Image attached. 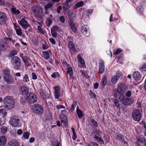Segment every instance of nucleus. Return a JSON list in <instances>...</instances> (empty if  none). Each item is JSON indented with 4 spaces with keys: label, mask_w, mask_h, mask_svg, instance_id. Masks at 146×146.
<instances>
[{
    "label": "nucleus",
    "mask_w": 146,
    "mask_h": 146,
    "mask_svg": "<svg viewBox=\"0 0 146 146\" xmlns=\"http://www.w3.org/2000/svg\"><path fill=\"white\" fill-rule=\"evenodd\" d=\"M140 70L142 71H146V64H144L142 65V66L141 67Z\"/></svg>",
    "instance_id": "obj_50"
},
{
    "label": "nucleus",
    "mask_w": 146,
    "mask_h": 146,
    "mask_svg": "<svg viewBox=\"0 0 146 146\" xmlns=\"http://www.w3.org/2000/svg\"><path fill=\"white\" fill-rule=\"evenodd\" d=\"M81 31L86 36H89V29L87 25H85L82 27Z\"/></svg>",
    "instance_id": "obj_11"
},
{
    "label": "nucleus",
    "mask_w": 146,
    "mask_h": 146,
    "mask_svg": "<svg viewBox=\"0 0 146 146\" xmlns=\"http://www.w3.org/2000/svg\"><path fill=\"white\" fill-rule=\"evenodd\" d=\"M7 17L5 13L0 11V24L4 25L7 21Z\"/></svg>",
    "instance_id": "obj_9"
},
{
    "label": "nucleus",
    "mask_w": 146,
    "mask_h": 146,
    "mask_svg": "<svg viewBox=\"0 0 146 146\" xmlns=\"http://www.w3.org/2000/svg\"><path fill=\"white\" fill-rule=\"evenodd\" d=\"M32 109L35 113L38 115L41 114L43 112L42 107L41 106L38 104H35L33 105Z\"/></svg>",
    "instance_id": "obj_4"
},
{
    "label": "nucleus",
    "mask_w": 146,
    "mask_h": 146,
    "mask_svg": "<svg viewBox=\"0 0 146 146\" xmlns=\"http://www.w3.org/2000/svg\"><path fill=\"white\" fill-rule=\"evenodd\" d=\"M17 34L19 36H21L22 34V32L20 29H15Z\"/></svg>",
    "instance_id": "obj_46"
},
{
    "label": "nucleus",
    "mask_w": 146,
    "mask_h": 146,
    "mask_svg": "<svg viewBox=\"0 0 146 146\" xmlns=\"http://www.w3.org/2000/svg\"><path fill=\"white\" fill-rule=\"evenodd\" d=\"M93 126L95 127H96L98 126V123L97 122L95 121L94 119H92L91 121Z\"/></svg>",
    "instance_id": "obj_51"
},
{
    "label": "nucleus",
    "mask_w": 146,
    "mask_h": 146,
    "mask_svg": "<svg viewBox=\"0 0 146 146\" xmlns=\"http://www.w3.org/2000/svg\"><path fill=\"white\" fill-rule=\"evenodd\" d=\"M104 140L107 142H108L110 141L109 138L107 136H105L104 137Z\"/></svg>",
    "instance_id": "obj_56"
},
{
    "label": "nucleus",
    "mask_w": 146,
    "mask_h": 146,
    "mask_svg": "<svg viewBox=\"0 0 146 146\" xmlns=\"http://www.w3.org/2000/svg\"><path fill=\"white\" fill-rule=\"evenodd\" d=\"M58 27L54 26L51 29V33L52 36L54 37H56L57 36L56 31V29H57Z\"/></svg>",
    "instance_id": "obj_21"
},
{
    "label": "nucleus",
    "mask_w": 146,
    "mask_h": 146,
    "mask_svg": "<svg viewBox=\"0 0 146 146\" xmlns=\"http://www.w3.org/2000/svg\"><path fill=\"white\" fill-rule=\"evenodd\" d=\"M7 131V129L5 126H3L1 128V131L3 134L5 133Z\"/></svg>",
    "instance_id": "obj_47"
},
{
    "label": "nucleus",
    "mask_w": 146,
    "mask_h": 146,
    "mask_svg": "<svg viewBox=\"0 0 146 146\" xmlns=\"http://www.w3.org/2000/svg\"><path fill=\"white\" fill-rule=\"evenodd\" d=\"M56 107L58 109H60L61 108H65V107L62 105H58L56 106Z\"/></svg>",
    "instance_id": "obj_54"
},
{
    "label": "nucleus",
    "mask_w": 146,
    "mask_h": 146,
    "mask_svg": "<svg viewBox=\"0 0 146 146\" xmlns=\"http://www.w3.org/2000/svg\"><path fill=\"white\" fill-rule=\"evenodd\" d=\"M132 116L134 120L139 121L141 119V115L140 111L136 110H134L132 112Z\"/></svg>",
    "instance_id": "obj_8"
},
{
    "label": "nucleus",
    "mask_w": 146,
    "mask_h": 146,
    "mask_svg": "<svg viewBox=\"0 0 146 146\" xmlns=\"http://www.w3.org/2000/svg\"><path fill=\"white\" fill-rule=\"evenodd\" d=\"M66 73L67 74H69L70 76H71L73 74L72 70V68L70 67H68L67 69Z\"/></svg>",
    "instance_id": "obj_34"
},
{
    "label": "nucleus",
    "mask_w": 146,
    "mask_h": 146,
    "mask_svg": "<svg viewBox=\"0 0 146 146\" xmlns=\"http://www.w3.org/2000/svg\"><path fill=\"white\" fill-rule=\"evenodd\" d=\"M58 75V72H54L51 75V76L52 77L54 78H56L57 76Z\"/></svg>",
    "instance_id": "obj_53"
},
{
    "label": "nucleus",
    "mask_w": 146,
    "mask_h": 146,
    "mask_svg": "<svg viewBox=\"0 0 146 146\" xmlns=\"http://www.w3.org/2000/svg\"><path fill=\"white\" fill-rule=\"evenodd\" d=\"M11 62L16 70L18 69L21 66V59L17 56H14L12 58Z\"/></svg>",
    "instance_id": "obj_3"
},
{
    "label": "nucleus",
    "mask_w": 146,
    "mask_h": 146,
    "mask_svg": "<svg viewBox=\"0 0 146 146\" xmlns=\"http://www.w3.org/2000/svg\"><path fill=\"white\" fill-rule=\"evenodd\" d=\"M113 102L115 106L117 107H119V103L118 101L116 99H114L113 100Z\"/></svg>",
    "instance_id": "obj_52"
},
{
    "label": "nucleus",
    "mask_w": 146,
    "mask_h": 146,
    "mask_svg": "<svg viewBox=\"0 0 146 146\" xmlns=\"http://www.w3.org/2000/svg\"><path fill=\"white\" fill-rule=\"evenodd\" d=\"M3 73L4 75V78L10 75V70L8 68H6L4 69L3 71Z\"/></svg>",
    "instance_id": "obj_22"
},
{
    "label": "nucleus",
    "mask_w": 146,
    "mask_h": 146,
    "mask_svg": "<svg viewBox=\"0 0 146 146\" xmlns=\"http://www.w3.org/2000/svg\"><path fill=\"white\" fill-rule=\"evenodd\" d=\"M54 89L55 90L54 93L55 94H58V93H59L60 89L58 86L55 87H54Z\"/></svg>",
    "instance_id": "obj_48"
},
{
    "label": "nucleus",
    "mask_w": 146,
    "mask_h": 146,
    "mask_svg": "<svg viewBox=\"0 0 146 146\" xmlns=\"http://www.w3.org/2000/svg\"><path fill=\"white\" fill-rule=\"evenodd\" d=\"M22 81L24 82H27L29 81V77L27 74H25L23 78V80Z\"/></svg>",
    "instance_id": "obj_35"
},
{
    "label": "nucleus",
    "mask_w": 146,
    "mask_h": 146,
    "mask_svg": "<svg viewBox=\"0 0 146 146\" xmlns=\"http://www.w3.org/2000/svg\"><path fill=\"white\" fill-rule=\"evenodd\" d=\"M133 77L136 81H138L141 79V76L139 72L136 71L134 72Z\"/></svg>",
    "instance_id": "obj_17"
},
{
    "label": "nucleus",
    "mask_w": 146,
    "mask_h": 146,
    "mask_svg": "<svg viewBox=\"0 0 146 146\" xmlns=\"http://www.w3.org/2000/svg\"><path fill=\"white\" fill-rule=\"evenodd\" d=\"M104 62L101 60L99 62V72L102 74L104 72L105 70V66H104Z\"/></svg>",
    "instance_id": "obj_12"
},
{
    "label": "nucleus",
    "mask_w": 146,
    "mask_h": 146,
    "mask_svg": "<svg viewBox=\"0 0 146 146\" xmlns=\"http://www.w3.org/2000/svg\"><path fill=\"white\" fill-rule=\"evenodd\" d=\"M52 23L51 19H50V17H48L47 18L46 21V23L47 25L49 26H50Z\"/></svg>",
    "instance_id": "obj_38"
},
{
    "label": "nucleus",
    "mask_w": 146,
    "mask_h": 146,
    "mask_svg": "<svg viewBox=\"0 0 146 146\" xmlns=\"http://www.w3.org/2000/svg\"><path fill=\"white\" fill-rule=\"evenodd\" d=\"M60 20L62 23H64L65 21L64 18L63 16H61L60 17Z\"/></svg>",
    "instance_id": "obj_63"
},
{
    "label": "nucleus",
    "mask_w": 146,
    "mask_h": 146,
    "mask_svg": "<svg viewBox=\"0 0 146 146\" xmlns=\"http://www.w3.org/2000/svg\"><path fill=\"white\" fill-rule=\"evenodd\" d=\"M3 103L6 108L9 109L13 108L14 101L13 98L11 96H7L3 99Z\"/></svg>",
    "instance_id": "obj_1"
},
{
    "label": "nucleus",
    "mask_w": 146,
    "mask_h": 146,
    "mask_svg": "<svg viewBox=\"0 0 146 146\" xmlns=\"http://www.w3.org/2000/svg\"><path fill=\"white\" fill-rule=\"evenodd\" d=\"M4 79L5 82L8 84L13 83L14 81L13 78L12 77L11 75H9L4 78Z\"/></svg>",
    "instance_id": "obj_15"
},
{
    "label": "nucleus",
    "mask_w": 146,
    "mask_h": 146,
    "mask_svg": "<svg viewBox=\"0 0 146 146\" xmlns=\"http://www.w3.org/2000/svg\"><path fill=\"white\" fill-rule=\"evenodd\" d=\"M32 10L35 16L40 19H42L44 16L43 9L41 7H36V9L32 7Z\"/></svg>",
    "instance_id": "obj_2"
},
{
    "label": "nucleus",
    "mask_w": 146,
    "mask_h": 146,
    "mask_svg": "<svg viewBox=\"0 0 146 146\" xmlns=\"http://www.w3.org/2000/svg\"><path fill=\"white\" fill-rule=\"evenodd\" d=\"M77 102L76 101H75L73 103L72 105V106L70 108V110L72 111H73L75 107H76V105H77Z\"/></svg>",
    "instance_id": "obj_43"
},
{
    "label": "nucleus",
    "mask_w": 146,
    "mask_h": 146,
    "mask_svg": "<svg viewBox=\"0 0 146 146\" xmlns=\"http://www.w3.org/2000/svg\"><path fill=\"white\" fill-rule=\"evenodd\" d=\"M20 90L21 93L24 95H25L28 93V92L29 91V89L25 86H21Z\"/></svg>",
    "instance_id": "obj_16"
},
{
    "label": "nucleus",
    "mask_w": 146,
    "mask_h": 146,
    "mask_svg": "<svg viewBox=\"0 0 146 146\" xmlns=\"http://www.w3.org/2000/svg\"><path fill=\"white\" fill-rule=\"evenodd\" d=\"M44 56L46 59H48L49 57V55L48 52L47 51H45L43 53Z\"/></svg>",
    "instance_id": "obj_41"
},
{
    "label": "nucleus",
    "mask_w": 146,
    "mask_h": 146,
    "mask_svg": "<svg viewBox=\"0 0 146 146\" xmlns=\"http://www.w3.org/2000/svg\"><path fill=\"white\" fill-rule=\"evenodd\" d=\"M9 123L12 126L14 127H17L19 124V119L17 117L14 116L11 118Z\"/></svg>",
    "instance_id": "obj_5"
},
{
    "label": "nucleus",
    "mask_w": 146,
    "mask_h": 146,
    "mask_svg": "<svg viewBox=\"0 0 146 146\" xmlns=\"http://www.w3.org/2000/svg\"><path fill=\"white\" fill-rule=\"evenodd\" d=\"M48 47V45L46 44H44L43 45V49L44 50L47 49Z\"/></svg>",
    "instance_id": "obj_62"
},
{
    "label": "nucleus",
    "mask_w": 146,
    "mask_h": 146,
    "mask_svg": "<svg viewBox=\"0 0 146 146\" xmlns=\"http://www.w3.org/2000/svg\"><path fill=\"white\" fill-rule=\"evenodd\" d=\"M122 51L120 49H117L116 51L114 52V54L115 55H117L120 53Z\"/></svg>",
    "instance_id": "obj_57"
},
{
    "label": "nucleus",
    "mask_w": 146,
    "mask_h": 146,
    "mask_svg": "<svg viewBox=\"0 0 146 146\" xmlns=\"http://www.w3.org/2000/svg\"><path fill=\"white\" fill-rule=\"evenodd\" d=\"M12 13L15 15H18L20 13L18 9H16L15 8H12L11 9Z\"/></svg>",
    "instance_id": "obj_32"
},
{
    "label": "nucleus",
    "mask_w": 146,
    "mask_h": 146,
    "mask_svg": "<svg viewBox=\"0 0 146 146\" xmlns=\"http://www.w3.org/2000/svg\"><path fill=\"white\" fill-rule=\"evenodd\" d=\"M90 95L91 96V97L93 98H95L96 97V96L95 95V94L93 93L92 91H90Z\"/></svg>",
    "instance_id": "obj_58"
},
{
    "label": "nucleus",
    "mask_w": 146,
    "mask_h": 146,
    "mask_svg": "<svg viewBox=\"0 0 146 146\" xmlns=\"http://www.w3.org/2000/svg\"><path fill=\"white\" fill-rule=\"evenodd\" d=\"M69 24L73 31L74 32H76L77 31V29L75 26L73 22H71L69 23Z\"/></svg>",
    "instance_id": "obj_29"
},
{
    "label": "nucleus",
    "mask_w": 146,
    "mask_h": 146,
    "mask_svg": "<svg viewBox=\"0 0 146 146\" xmlns=\"http://www.w3.org/2000/svg\"><path fill=\"white\" fill-rule=\"evenodd\" d=\"M88 146H99L98 144L96 142H91L87 144Z\"/></svg>",
    "instance_id": "obj_40"
},
{
    "label": "nucleus",
    "mask_w": 146,
    "mask_h": 146,
    "mask_svg": "<svg viewBox=\"0 0 146 146\" xmlns=\"http://www.w3.org/2000/svg\"><path fill=\"white\" fill-rule=\"evenodd\" d=\"M8 47V45H0V50L1 51H5Z\"/></svg>",
    "instance_id": "obj_36"
},
{
    "label": "nucleus",
    "mask_w": 146,
    "mask_h": 146,
    "mask_svg": "<svg viewBox=\"0 0 146 146\" xmlns=\"http://www.w3.org/2000/svg\"><path fill=\"white\" fill-rule=\"evenodd\" d=\"M50 42L53 44H55V40L53 38H50L49 39Z\"/></svg>",
    "instance_id": "obj_61"
},
{
    "label": "nucleus",
    "mask_w": 146,
    "mask_h": 146,
    "mask_svg": "<svg viewBox=\"0 0 146 146\" xmlns=\"http://www.w3.org/2000/svg\"><path fill=\"white\" fill-rule=\"evenodd\" d=\"M131 92L130 90H128L127 92L126 95L128 97H129L131 96Z\"/></svg>",
    "instance_id": "obj_59"
},
{
    "label": "nucleus",
    "mask_w": 146,
    "mask_h": 146,
    "mask_svg": "<svg viewBox=\"0 0 146 146\" xmlns=\"http://www.w3.org/2000/svg\"><path fill=\"white\" fill-rule=\"evenodd\" d=\"M29 135V133L28 132H26L23 133V137L25 139H28Z\"/></svg>",
    "instance_id": "obj_44"
},
{
    "label": "nucleus",
    "mask_w": 146,
    "mask_h": 146,
    "mask_svg": "<svg viewBox=\"0 0 146 146\" xmlns=\"http://www.w3.org/2000/svg\"><path fill=\"white\" fill-rule=\"evenodd\" d=\"M28 103H34L36 102L37 100V98L35 94L32 92L28 93L27 94Z\"/></svg>",
    "instance_id": "obj_6"
},
{
    "label": "nucleus",
    "mask_w": 146,
    "mask_h": 146,
    "mask_svg": "<svg viewBox=\"0 0 146 146\" xmlns=\"http://www.w3.org/2000/svg\"><path fill=\"white\" fill-rule=\"evenodd\" d=\"M121 74L120 72L119 71H117L115 75L112 77L111 79L112 82L113 83L115 84L119 78Z\"/></svg>",
    "instance_id": "obj_13"
},
{
    "label": "nucleus",
    "mask_w": 146,
    "mask_h": 146,
    "mask_svg": "<svg viewBox=\"0 0 146 146\" xmlns=\"http://www.w3.org/2000/svg\"><path fill=\"white\" fill-rule=\"evenodd\" d=\"M60 118H61V123L64 122L65 123V125L67 124V117L66 115L63 114L62 115L60 116Z\"/></svg>",
    "instance_id": "obj_25"
},
{
    "label": "nucleus",
    "mask_w": 146,
    "mask_h": 146,
    "mask_svg": "<svg viewBox=\"0 0 146 146\" xmlns=\"http://www.w3.org/2000/svg\"><path fill=\"white\" fill-rule=\"evenodd\" d=\"M8 39L7 38H6L0 40V45H7Z\"/></svg>",
    "instance_id": "obj_23"
},
{
    "label": "nucleus",
    "mask_w": 146,
    "mask_h": 146,
    "mask_svg": "<svg viewBox=\"0 0 146 146\" xmlns=\"http://www.w3.org/2000/svg\"><path fill=\"white\" fill-rule=\"evenodd\" d=\"M18 22L24 29H26L28 27H30V25L24 19H22L20 21H18Z\"/></svg>",
    "instance_id": "obj_10"
},
{
    "label": "nucleus",
    "mask_w": 146,
    "mask_h": 146,
    "mask_svg": "<svg viewBox=\"0 0 146 146\" xmlns=\"http://www.w3.org/2000/svg\"><path fill=\"white\" fill-rule=\"evenodd\" d=\"M6 143V139L4 136L0 137V146L3 145Z\"/></svg>",
    "instance_id": "obj_20"
},
{
    "label": "nucleus",
    "mask_w": 146,
    "mask_h": 146,
    "mask_svg": "<svg viewBox=\"0 0 146 146\" xmlns=\"http://www.w3.org/2000/svg\"><path fill=\"white\" fill-rule=\"evenodd\" d=\"M136 138L137 141L141 143H143L145 141V139L144 137L141 136H137L136 137Z\"/></svg>",
    "instance_id": "obj_26"
},
{
    "label": "nucleus",
    "mask_w": 146,
    "mask_h": 146,
    "mask_svg": "<svg viewBox=\"0 0 146 146\" xmlns=\"http://www.w3.org/2000/svg\"><path fill=\"white\" fill-rule=\"evenodd\" d=\"M121 100L122 103L125 105H129L131 102L129 98L125 97H124L123 96Z\"/></svg>",
    "instance_id": "obj_14"
},
{
    "label": "nucleus",
    "mask_w": 146,
    "mask_h": 146,
    "mask_svg": "<svg viewBox=\"0 0 146 146\" xmlns=\"http://www.w3.org/2000/svg\"><path fill=\"white\" fill-rule=\"evenodd\" d=\"M22 131L21 129H19L17 131V134L18 135H21L22 134Z\"/></svg>",
    "instance_id": "obj_64"
},
{
    "label": "nucleus",
    "mask_w": 146,
    "mask_h": 146,
    "mask_svg": "<svg viewBox=\"0 0 146 146\" xmlns=\"http://www.w3.org/2000/svg\"><path fill=\"white\" fill-rule=\"evenodd\" d=\"M17 54V51L15 50H12L9 54V57L13 56Z\"/></svg>",
    "instance_id": "obj_39"
},
{
    "label": "nucleus",
    "mask_w": 146,
    "mask_h": 146,
    "mask_svg": "<svg viewBox=\"0 0 146 146\" xmlns=\"http://www.w3.org/2000/svg\"><path fill=\"white\" fill-rule=\"evenodd\" d=\"M106 78L105 77H103L102 81V85L104 86L106 83Z\"/></svg>",
    "instance_id": "obj_49"
},
{
    "label": "nucleus",
    "mask_w": 146,
    "mask_h": 146,
    "mask_svg": "<svg viewBox=\"0 0 146 146\" xmlns=\"http://www.w3.org/2000/svg\"><path fill=\"white\" fill-rule=\"evenodd\" d=\"M32 78L33 80H36L37 79V76L34 72L32 73Z\"/></svg>",
    "instance_id": "obj_55"
},
{
    "label": "nucleus",
    "mask_w": 146,
    "mask_h": 146,
    "mask_svg": "<svg viewBox=\"0 0 146 146\" xmlns=\"http://www.w3.org/2000/svg\"><path fill=\"white\" fill-rule=\"evenodd\" d=\"M20 101L21 103L22 104L26 103L27 102L28 103V100H27V94L25 95H24V97H22Z\"/></svg>",
    "instance_id": "obj_24"
},
{
    "label": "nucleus",
    "mask_w": 146,
    "mask_h": 146,
    "mask_svg": "<svg viewBox=\"0 0 146 146\" xmlns=\"http://www.w3.org/2000/svg\"><path fill=\"white\" fill-rule=\"evenodd\" d=\"M120 92L118 90H115V92L114 93V96L117 98L121 100L123 96V95H121Z\"/></svg>",
    "instance_id": "obj_18"
},
{
    "label": "nucleus",
    "mask_w": 146,
    "mask_h": 146,
    "mask_svg": "<svg viewBox=\"0 0 146 146\" xmlns=\"http://www.w3.org/2000/svg\"><path fill=\"white\" fill-rule=\"evenodd\" d=\"M92 136L96 139L98 141L104 143L103 140L100 137L99 131L98 129H96L92 133Z\"/></svg>",
    "instance_id": "obj_7"
},
{
    "label": "nucleus",
    "mask_w": 146,
    "mask_h": 146,
    "mask_svg": "<svg viewBox=\"0 0 146 146\" xmlns=\"http://www.w3.org/2000/svg\"><path fill=\"white\" fill-rule=\"evenodd\" d=\"M78 59L79 62L82 64H83L84 63V61L83 60L82 58L80 55H78Z\"/></svg>",
    "instance_id": "obj_45"
},
{
    "label": "nucleus",
    "mask_w": 146,
    "mask_h": 146,
    "mask_svg": "<svg viewBox=\"0 0 146 146\" xmlns=\"http://www.w3.org/2000/svg\"><path fill=\"white\" fill-rule=\"evenodd\" d=\"M68 3H67L66 2L65 4H63V8L64 11H66L69 8V7L68 4Z\"/></svg>",
    "instance_id": "obj_42"
},
{
    "label": "nucleus",
    "mask_w": 146,
    "mask_h": 146,
    "mask_svg": "<svg viewBox=\"0 0 146 146\" xmlns=\"http://www.w3.org/2000/svg\"><path fill=\"white\" fill-rule=\"evenodd\" d=\"M52 146H60V143L57 141L54 143H52Z\"/></svg>",
    "instance_id": "obj_60"
},
{
    "label": "nucleus",
    "mask_w": 146,
    "mask_h": 146,
    "mask_svg": "<svg viewBox=\"0 0 146 146\" xmlns=\"http://www.w3.org/2000/svg\"><path fill=\"white\" fill-rule=\"evenodd\" d=\"M8 146H19L18 143L14 141H11L8 143Z\"/></svg>",
    "instance_id": "obj_27"
},
{
    "label": "nucleus",
    "mask_w": 146,
    "mask_h": 146,
    "mask_svg": "<svg viewBox=\"0 0 146 146\" xmlns=\"http://www.w3.org/2000/svg\"><path fill=\"white\" fill-rule=\"evenodd\" d=\"M68 47L69 48L72 50L73 52H74L76 50L74 44L72 41H70L68 42Z\"/></svg>",
    "instance_id": "obj_19"
},
{
    "label": "nucleus",
    "mask_w": 146,
    "mask_h": 146,
    "mask_svg": "<svg viewBox=\"0 0 146 146\" xmlns=\"http://www.w3.org/2000/svg\"><path fill=\"white\" fill-rule=\"evenodd\" d=\"M117 138L118 139V140L121 141L122 142H123L124 143H125L123 135H121L119 134L117 135Z\"/></svg>",
    "instance_id": "obj_33"
},
{
    "label": "nucleus",
    "mask_w": 146,
    "mask_h": 146,
    "mask_svg": "<svg viewBox=\"0 0 146 146\" xmlns=\"http://www.w3.org/2000/svg\"><path fill=\"white\" fill-rule=\"evenodd\" d=\"M84 4V3L83 1H81L77 3L74 6V9H76L78 7H81L82 5Z\"/></svg>",
    "instance_id": "obj_30"
},
{
    "label": "nucleus",
    "mask_w": 146,
    "mask_h": 146,
    "mask_svg": "<svg viewBox=\"0 0 146 146\" xmlns=\"http://www.w3.org/2000/svg\"><path fill=\"white\" fill-rule=\"evenodd\" d=\"M53 3H49L45 5L44 6V9H48L52 7L53 6Z\"/></svg>",
    "instance_id": "obj_37"
},
{
    "label": "nucleus",
    "mask_w": 146,
    "mask_h": 146,
    "mask_svg": "<svg viewBox=\"0 0 146 146\" xmlns=\"http://www.w3.org/2000/svg\"><path fill=\"white\" fill-rule=\"evenodd\" d=\"M125 90L124 87L122 85H119L118 87L117 90L120 92H123Z\"/></svg>",
    "instance_id": "obj_31"
},
{
    "label": "nucleus",
    "mask_w": 146,
    "mask_h": 146,
    "mask_svg": "<svg viewBox=\"0 0 146 146\" xmlns=\"http://www.w3.org/2000/svg\"><path fill=\"white\" fill-rule=\"evenodd\" d=\"M76 112L78 117L79 118H81L83 116L82 111L79 109H77Z\"/></svg>",
    "instance_id": "obj_28"
}]
</instances>
